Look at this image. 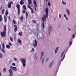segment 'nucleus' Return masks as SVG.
<instances>
[{
	"label": "nucleus",
	"mask_w": 76,
	"mask_h": 76,
	"mask_svg": "<svg viewBox=\"0 0 76 76\" xmlns=\"http://www.w3.org/2000/svg\"><path fill=\"white\" fill-rule=\"evenodd\" d=\"M4 48H3L2 49V51L3 53H5V51L4 50Z\"/></svg>",
	"instance_id": "nucleus-35"
},
{
	"label": "nucleus",
	"mask_w": 76,
	"mask_h": 76,
	"mask_svg": "<svg viewBox=\"0 0 76 76\" xmlns=\"http://www.w3.org/2000/svg\"><path fill=\"white\" fill-rule=\"evenodd\" d=\"M2 57H3V54H2V53H1L0 54V58H1Z\"/></svg>",
	"instance_id": "nucleus-31"
},
{
	"label": "nucleus",
	"mask_w": 76,
	"mask_h": 76,
	"mask_svg": "<svg viewBox=\"0 0 76 76\" xmlns=\"http://www.w3.org/2000/svg\"><path fill=\"white\" fill-rule=\"evenodd\" d=\"M33 46H34V48H36L37 47V45L38 44L37 43V40H34V42L33 43Z\"/></svg>",
	"instance_id": "nucleus-6"
},
{
	"label": "nucleus",
	"mask_w": 76,
	"mask_h": 76,
	"mask_svg": "<svg viewBox=\"0 0 76 76\" xmlns=\"http://www.w3.org/2000/svg\"><path fill=\"white\" fill-rule=\"evenodd\" d=\"M0 76H1V73L0 72Z\"/></svg>",
	"instance_id": "nucleus-61"
},
{
	"label": "nucleus",
	"mask_w": 76,
	"mask_h": 76,
	"mask_svg": "<svg viewBox=\"0 0 76 76\" xmlns=\"http://www.w3.org/2000/svg\"><path fill=\"white\" fill-rule=\"evenodd\" d=\"M58 47H57L56 48V50L55 51V53L56 54L57 53V51H58Z\"/></svg>",
	"instance_id": "nucleus-16"
},
{
	"label": "nucleus",
	"mask_w": 76,
	"mask_h": 76,
	"mask_svg": "<svg viewBox=\"0 0 76 76\" xmlns=\"http://www.w3.org/2000/svg\"><path fill=\"white\" fill-rule=\"evenodd\" d=\"M8 7L10 9L11 8V4L10 3H9L8 4Z\"/></svg>",
	"instance_id": "nucleus-20"
},
{
	"label": "nucleus",
	"mask_w": 76,
	"mask_h": 76,
	"mask_svg": "<svg viewBox=\"0 0 76 76\" xmlns=\"http://www.w3.org/2000/svg\"><path fill=\"white\" fill-rule=\"evenodd\" d=\"M48 31L49 34L50 35V33L51 34L53 32V28H52V26L50 25H49Z\"/></svg>",
	"instance_id": "nucleus-5"
},
{
	"label": "nucleus",
	"mask_w": 76,
	"mask_h": 76,
	"mask_svg": "<svg viewBox=\"0 0 76 76\" xmlns=\"http://www.w3.org/2000/svg\"><path fill=\"white\" fill-rule=\"evenodd\" d=\"M6 46L7 48H8V49H9V48H10V46H9V45H7Z\"/></svg>",
	"instance_id": "nucleus-26"
},
{
	"label": "nucleus",
	"mask_w": 76,
	"mask_h": 76,
	"mask_svg": "<svg viewBox=\"0 0 76 76\" xmlns=\"http://www.w3.org/2000/svg\"><path fill=\"white\" fill-rule=\"evenodd\" d=\"M19 35H20V36H22V33L21 32H19Z\"/></svg>",
	"instance_id": "nucleus-25"
},
{
	"label": "nucleus",
	"mask_w": 76,
	"mask_h": 76,
	"mask_svg": "<svg viewBox=\"0 0 76 76\" xmlns=\"http://www.w3.org/2000/svg\"><path fill=\"white\" fill-rule=\"evenodd\" d=\"M2 45L3 47V48H5V47L4 46V43H3L2 44Z\"/></svg>",
	"instance_id": "nucleus-32"
},
{
	"label": "nucleus",
	"mask_w": 76,
	"mask_h": 76,
	"mask_svg": "<svg viewBox=\"0 0 76 76\" xmlns=\"http://www.w3.org/2000/svg\"><path fill=\"white\" fill-rule=\"evenodd\" d=\"M59 18L61 19V14H59Z\"/></svg>",
	"instance_id": "nucleus-50"
},
{
	"label": "nucleus",
	"mask_w": 76,
	"mask_h": 76,
	"mask_svg": "<svg viewBox=\"0 0 76 76\" xmlns=\"http://www.w3.org/2000/svg\"><path fill=\"white\" fill-rule=\"evenodd\" d=\"M2 14H4V12H3L2 11Z\"/></svg>",
	"instance_id": "nucleus-58"
},
{
	"label": "nucleus",
	"mask_w": 76,
	"mask_h": 76,
	"mask_svg": "<svg viewBox=\"0 0 76 76\" xmlns=\"http://www.w3.org/2000/svg\"><path fill=\"white\" fill-rule=\"evenodd\" d=\"M20 61L22 63L23 67H25L26 66V59L25 58H21L20 59Z\"/></svg>",
	"instance_id": "nucleus-1"
},
{
	"label": "nucleus",
	"mask_w": 76,
	"mask_h": 76,
	"mask_svg": "<svg viewBox=\"0 0 76 76\" xmlns=\"http://www.w3.org/2000/svg\"><path fill=\"white\" fill-rule=\"evenodd\" d=\"M10 69H12V70L13 69V67L12 66H10Z\"/></svg>",
	"instance_id": "nucleus-48"
},
{
	"label": "nucleus",
	"mask_w": 76,
	"mask_h": 76,
	"mask_svg": "<svg viewBox=\"0 0 76 76\" xmlns=\"http://www.w3.org/2000/svg\"><path fill=\"white\" fill-rule=\"evenodd\" d=\"M64 52H63L61 54V57H63V54H64Z\"/></svg>",
	"instance_id": "nucleus-42"
},
{
	"label": "nucleus",
	"mask_w": 76,
	"mask_h": 76,
	"mask_svg": "<svg viewBox=\"0 0 76 76\" xmlns=\"http://www.w3.org/2000/svg\"><path fill=\"white\" fill-rule=\"evenodd\" d=\"M42 26L43 28H44V23H42Z\"/></svg>",
	"instance_id": "nucleus-47"
},
{
	"label": "nucleus",
	"mask_w": 76,
	"mask_h": 76,
	"mask_svg": "<svg viewBox=\"0 0 76 76\" xmlns=\"http://www.w3.org/2000/svg\"><path fill=\"white\" fill-rule=\"evenodd\" d=\"M1 49V45H0V50Z\"/></svg>",
	"instance_id": "nucleus-59"
},
{
	"label": "nucleus",
	"mask_w": 76,
	"mask_h": 76,
	"mask_svg": "<svg viewBox=\"0 0 76 76\" xmlns=\"http://www.w3.org/2000/svg\"><path fill=\"white\" fill-rule=\"evenodd\" d=\"M14 31L15 32H16L17 30H18V28H17V26L16 25H14Z\"/></svg>",
	"instance_id": "nucleus-9"
},
{
	"label": "nucleus",
	"mask_w": 76,
	"mask_h": 76,
	"mask_svg": "<svg viewBox=\"0 0 76 76\" xmlns=\"http://www.w3.org/2000/svg\"><path fill=\"white\" fill-rule=\"evenodd\" d=\"M75 35H72V37L73 38H75Z\"/></svg>",
	"instance_id": "nucleus-49"
},
{
	"label": "nucleus",
	"mask_w": 76,
	"mask_h": 76,
	"mask_svg": "<svg viewBox=\"0 0 76 76\" xmlns=\"http://www.w3.org/2000/svg\"><path fill=\"white\" fill-rule=\"evenodd\" d=\"M54 61L53 60L51 63L49 64V67H51V66H52V65H53V62H54Z\"/></svg>",
	"instance_id": "nucleus-10"
},
{
	"label": "nucleus",
	"mask_w": 76,
	"mask_h": 76,
	"mask_svg": "<svg viewBox=\"0 0 76 76\" xmlns=\"http://www.w3.org/2000/svg\"><path fill=\"white\" fill-rule=\"evenodd\" d=\"M44 58H43L42 60V64H44Z\"/></svg>",
	"instance_id": "nucleus-36"
},
{
	"label": "nucleus",
	"mask_w": 76,
	"mask_h": 76,
	"mask_svg": "<svg viewBox=\"0 0 76 76\" xmlns=\"http://www.w3.org/2000/svg\"><path fill=\"white\" fill-rule=\"evenodd\" d=\"M13 22L14 24H17V23H16V21H15V20H13Z\"/></svg>",
	"instance_id": "nucleus-24"
},
{
	"label": "nucleus",
	"mask_w": 76,
	"mask_h": 76,
	"mask_svg": "<svg viewBox=\"0 0 76 76\" xmlns=\"http://www.w3.org/2000/svg\"><path fill=\"white\" fill-rule=\"evenodd\" d=\"M34 59L35 60H36L37 59V56H34Z\"/></svg>",
	"instance_id": "nucleus-41"
},
{
	"label": "nucleus",
	"mask_w": 76,
	"mask_h": 76,
	"mask_svg": "<svg viewBox=\"0 0 76 76\" xmlns=\"http://www.w3.org/2000/svg\"><path fill=\"white\" fill-rule=\"evenodd\" d=\"M5 26H6V25H5Z\"/></svg>",
	"instance_id": "nucleus-64"
},
{
	"label": "nucleus",
	"mask_w": 76,
	"mask_h": 76,
	"mask_svg": "<svg viewBox=\"0 0 76 76\" xmlns=\"http://www.w3.org/2000/svg\"><path fill=\"white\" fill-rule=\"evenodd\" d=\"M64 17L65 18L66 20H68V19L67 18V17H66V15L64 14Z\"/></svg>",
	"instance_id": "nucleus-28"
},
{
	"label": "nucleus",
	"mask_w": 76,
	"mask_h": 76,
	"mask_svg": "<svg viewBox=\"0 0 76 76\" xmlns=\"http://www.w3.org/2000/svg\"><path fill=\"white\" fill-rule=\"evenodd\" d=\"M18 15H20V9H18Z\"/></svg>",
	"instance_id": "nucleus-37"
},
{
	"label": "nucleus",
	"mask_w": 76,
	"mask_h": 76,
	"mask_svg": "<svg viewBox=\"0 0 76 76\" xmlns=\"http://www.w3.org/2000/svg\"><path fill=\"white\" fill-rule=\"evenodd\" d=\"M4 9H3L2 10V12H4Z\"/></svg>",
	"instance_id": "nucleus-57"
},
{
	"label": "nucleus",
	"mask_w": 76,
	"mask_h": 76,
	"mask_svg": "<svg viewBox=\"0 0 76 76\" xmlns=\"http://www.w3.org/2000/svg\"><path fill=\"white\" fill-rule=\"evenodd\" d=\"M64 57H65V54H64L63 58L62 60V61H63V60H64Z\"/></svg>",
	"instance_id": "nucleus-45"
},
{
	"label": "nucleus",
	"mask_w": 76,
	"mask_h": 76,
	"mask_svg": "<svg viewBox=\"0 0 76 76\" xmlns=\"http://www.w3.org/2000/svg\"><path fill=\"white\" fill-rule=\"evenodd\" d=\"M12 66H15L16 65V64H15V63H13L12 64Z\"/></svg>",
	"instance_id": "nucleus-46"
},
{
	"label": "nucleus",
	"mask_w": 76,
	"mask_h": 76,
	"mask_svg": "<svg viewBox=\"0 0 76 76\" xmlns=\"http://www.w3.org/2000/svg\"><path fill=\"white\" fill-rule=\"evenodd\" d=\"M69 44L70 45H72V42L70 41L69 43Z\"/></svg>",
	"instance_id": "nucleus-38"
},
{
	"label": "nucleus",
	"mask_w": 76,
	"mask_h": 76,
	"mask_svg": "<svg viewBox=\"0 0 76 76\" xmlns=\"http://www.w3.org/2000/svg\"><path fill=\"white\" fill-rule=\"evenodd\" d=\"M28 1L29 4H32V0H28Z\"/></svg>",
	"instance_id": "nucleus-15"
},
{
	"label": "nucleus",
	"mask_w": 76,
	"mask_h": 76,
	"mask_svg": "<svg viewBox=\"0 0 76 76\" xmlns=\"http://www.w3.org/2000/svg\"><path fill=\"white\" fill-rule=\"evenodd\" d=\"M14 59L15 61H17V58H16L15 57H14Z\"/></svg>",
	"instance_id": "nucleus-39"
},
{
	"label": "nucleus",
	"mask_w": 76,
	"mask_h": 76,
	"mask_svg": "<svg viewBox=\"0 0 76 76\" xmlns=\"http://www.w3.org/2000/svg\"><path fill=\"white\" fill-rule=\"evenodd\" d=\"M62 3H63V4H64V5H66V2H64L63 0L62 1Z\"/></svg>",
	"instance_id": "nucleus-23"
},
{
	"label": "nucleus",
	"mask_w": 76,
	"mask_h": 76,
	"mask_svg": "<svg viewBox=\"0 0 76 76\" xmlns=\"http://www.w3.org/2000/svg\"><path fill=\"white\" fill-rule=\"evenodd\" d=\"M33 3L34 4V6H35V7L37 6V2L35 0H34L33 1Z\"/></svg>",
	"instance_id": "nucleus-12"
},
{
	"label": "nucleus",
	"mask_w": 76,
	"mask_h": 76,
	"mask_svg": "<svg viewBox=\"0 0 76 76\" xmlns=\"http://www.w3.org/2000/svg\"><path fill=\"white\" fill-rule=\"evenodd\" d=\"M68 29L69 31H71L70 28H68Z\"/></svg>",
	"instance_id": "nucleus-51"
},
{
	"label": "nucleus",
	"mask_w": 76,
	"mask_h": 76,
	"mask_svg": "<svg viewBox=\"0 0 76 76\" xmlns=\"http://www.w3.org/2000/svg\"><path fill=\"white\" fill-rule=\"evenodd\" d=\"M23 0H21L20 2V3L21 5H23L24 4V2H23Z\"/></svg>",
	"instance_id": "nucleus-11"
},
{
	"label": "nucleus",
	"mask_w": 76,
	"mask_h": 76,
	"mask_svg": "<svg viewBox=\"0 0 76 76\" xmlns=\"http://www.w3.org/2000/svg\"><path fill=\"white\" fill-rule=\"evenodd\" d=\"M10 3H11V4H13V2L11 1L10 2Z\"/></svg>",
	"instance_id": "nucleus-55"
},
{
	"label": "nucleus",
	"mask_w": 76,
	"mask_h": 76,
	"mask_svg": "<svg viewBox=\"0 0 76 76\" xmlns=\"http://www.w3.org/2000/svg\"><path fill=\"white\" fill-rule=\"evenodd\" d=\"M13 37H12H12H10V40L11 41H12V42H13Z\"/></svg>",
	"instance_id": "nucleus-21"
},
{
	"label": "nucleus",
	"mask_w": 76,
	"mask_h": 76,
	"mask_svg": "<svg viewBox=\"0 0 76 76\" xmlns=\"http://www.w3.org/2000/svg\"><path fill=\"white\" fill-rule=\"evenodd\" d=\"M33 21L34 23H36V22L34 20H33Z\"/></svg>",
	"instance_id": "nucleus-53"
},
{
	"label": "nucleus",
	"mask_w": 76,
	"mask_h": 76,
	"mask_svg": "<svg viewBox=\"0 0 76 76\" xmlns=\"http://www.w3.org/2000/svg\"><path fill=\"white\" fill-rule=\"evenodd\" d=\"M44 53L43 52H41V56L40 57V59H41L42 58V57H43V56H44Z\"/></svg>",
	"instance_id": "nucleus-8"
},
{
	"label": "nucleus",
	"mask_w": 76,
	"mask_h": 76,
	"mask_svg": "<svg viewBox=\"0 0 76 76\" xmlns=\"http://www.w3.org/2000/svg\"><path fill=\"white\" fill-rule=\"evenodd\" d=\"M23 7L24 9V10H23V13L24 14H25V12H26V19H28V12H26V7L25 5H23Z\"/></svg>",
	"instance_id": "nucleus-3"
},
{
	"label": "nucleus",
	"mask_w": 76,
	"mask_h": 76,
	"mask_svg": "<svg viewBox=\"0 0 76 76\" xmlns=\"http://www.w3.org/2000/svg\"><path fill=\"white\" fill-rule=\"evenodd\" d=\"M8 18L9 20H10V16H8Z\"/></svg>",
	"instance_id": "nucleus-52"
},
{
	"label": "nucleus",
	"mask_w": 76,
	"mask_h": 76,
	"mask_svg": "<svg viewBox=\"0 0 76 76\" xmlns=\"http://www.w3.org/2000/svg\"><path fill=\"white\" fill-rule=\"evenodd\" d=\"M34 8L35 10H36V11H37V9H38V7H37V5H36V7H35V5H34Z\"/></svg>",
	"instance_id": "nucleus-17"
},
{
	"label": "nucleus",
	"mask_w": 76,
	"mask_h": 76,
	"mask_svg": "<svg viewBox=\"0 0 76 76\" xmlns=\"http://www.w3.org/2000/svg\"><path fill=\"white\" fill-rule=\"evenodd\" d=\"M48 6H51V4H50V1L48 2Z\"/></svg>",
	"instance_id": "nucleus-33"
},
{
	"label": "nucleus",
	"mask_w": 76,
	"mask_h": 76,
	"mask_svg": "<svg viewBox=\"0 0 76 76\" xmlns=\"http://www.w3.org/2000/svg\"><path fill=\"white\" fill-rule=\"evenodd\" d=\"M4 17L5 22H7V18H6L5 15H4Z\"/></svg>",
	"instance_id": "nucleus-14"
},
{
	"label": "nucleus",
	"mask_w": 76,
	"mask_h": 76,
	"mask_svg": "<svg viewBox=\"0 0 76 76\" xmlns=\"http://www.w3.org/2000/svg\"><path fill=\"white\" fill-rule=\"evenodd\" d=\"M8 11H7V10H6L5 12V15L7 16V15H8Z\"/></svg>",
	"instance_id": "nucleus-29"
},
{
	"label": "nucleus",
	"mask_w": 76,
	"mask_h": 76,
	"mask_svg": "<svg viewBox=\"0 0 76 76\" xmlns=\"http://www.w3.org/2000/svg\"><path fill=\"white\" fill-rule=\"evenodd\" d=\"M16 7L18 9H20V5H17Z\"/></svg>",
	"instance_id": "nucleus-18"
},
{
	"label": "nucleus",
	"mask_w": 76,
	"mask_h": 76,
	"mask_svg": "<svg viewBox=\"0 0 76 76\" xmlns=\"http://www.w3.org/2000/svg\"><path fill=\"white\" fill-rule=\"evenodd\" d=\"M4 30L3 31V32H1V34L2 37H6V27L4 26Z\"/></svg>",
	"instance_id": "nucleus-4"
},
{
	"label": "nucleus",
	"mask_w": 76,
	"mask_h": 76,
	"mask_svg": "<svg viewBox=\"0 0 76 76\" xmlns=\"http://www.w3.org/2000/svg\"><path fill=\"white\" fill-rule=\"evenodd\" d=\"M3 71L4 72H6V68H4L3 69Z\"/></svg>",
	"instance_id": "nucleus-34"
},
{
	"label": "nucleus",
	"mask_w": 76,
	"mask_h": 76,
	"mask_svg": "<svg viewBox=\"0 0 76 76\" xmlns=\"http://www.w3.org/2000/svg\"><path fill=\"white\" fill-rule=\"evenodd\" d=\"M33 51H34V48H32V50H31V52H33Z\"/></svg>",
	"instance_id": "nucleus-40"
},
{
	"label": "nucleus",
	"mask_w": 76,
	"mask_h": 76,
	"mask_svg": "<svg viewBox=\"0 0 76 76\" xmlns=\"http://www.w3.org/2000/svg\"><path fill=\"white\" fill-rule=\"evenodd\" d=\"M31 12L32 13H34V10H33V9H31Z\"/></svg>",
	"instance_id": "nucleus-30"
},
{
	"label": "nucleus",
	"mask_w": 76,
	"mask_h": 76,
	"mask_svg": "<svg viewBox=\"0 0 76 76\" xmlns=\"http://www.w3.org/2000/svg\"><path fill=\"white\" fill-rule=\"evenodd\" d=\"M47 59H48V58H47V59H46V60H46V62H47Z\"/></svg>",
	"instance_id": "nucleus-60"
},
{
	"label": "nucleus",
	"mask_w": 76,
	"mask_h": 76,
	"mask_svg": "<svg viewBox=\"0 0 76 76\" xmlns=\"http://www.w3.org/2000/svg\"><path fill=\"white\" fill-rule=\"evenodd\" d=\"M46 15H44V17L42 18V20L43 22H45L46 20V18L48 17V8H46L45 9Z\"/></svg>",
	"instance_id": "nucleus-2"
},
{
	"label": "nucleus",
	"mask_w": 76,
	"mask_h": 76,
	"mask_svg": "<svg viewBox=\"0 0 76 76\" xmlns=\"http://www.w3.org/2000/svg\"><path fill=\"white\" fill-rule=\"evenodd\" d=\"M22 0L23 1H24L25 0Z\"/></svg>",
	"instance_id": "nucleus-63"
},
{
	"label": "nucleus",
	"mask_w": 76,
	"mask_h": 76,
	"mask_svg": "<svg viewBox=\"0 0 76 76\" xmlns=\"http://www.w3.org/2000/svg\"><path fill=\"white\" fill-rule=\"evenodd\" d=\"M37 53H35V54H34V56H37Z\"/></svg>",
	"instance_id": "nucleus-56"
},
{
	"label": "nucleus",
	"mask_w": 76,
	"mask_h": 76,
	"mask_svg": "<svg viewBox=\"0 0 76 76\" xmlns=\"http://www.w3.org/2000/svg\"><path fill=\"white\" fill-rule=\"evenodd\" d=\"M28 8H29V9H30L31 10V9H32V8H31V7L30 6H29V5H28Z\"/></svg>",
	"instance_id": "nucleus-43"
},
{
	"label": "nucleus",
	"mask_w": 76,
	"mask_h": 76,
	"mask_svg": "<svg viewBox=\"0 0 76 76\" xmlns=\"http://www.w3.org/2000/svg\"><path fill=\"white\" fill-rule=\"evenodd\" d=\"M2 21V15H0V22Z\"/></svg>",
	"instance_id": "nucleus-19"
},
{
	"label": "nucleus",
	"mask_w": 76,
	"mask_h": 76,
	"mask_svg": "<svg viewBox=\"0 0 76 76\" xmlns=\"http://www.w3.org/2000/svg\"><path fill=\"white\" fill-rule=\"evenodd\" d=\"M20 18L21 19V20H23V16H21V17Z\"/></svg>",
	"instance_id": "nucleus-44"
},
{
	"label": "nucleus",
	"mask_w": 76,
	"mask_h": 76,
	"mask_svg": "<svg viewBox=\"0 0 76 76\" xmlns=\"http://www.w3.org/2000/svg\"><path fill=\"white\" fill-rule=\"evenodd\" d=\"M12 70L15 72H16L17 71V69L16 67H13Z\"/></svg>",
	"instance_id": "nucleus-13"
},
{
	"label": "nucleus",
	"mask_w": 76,
	"mask_h": 76,
	"mask_svg": "<svg viewBox=\"0 0 76 76\" xmlns=\"http://www.w3.org/2000/svg\"><path fill=\"white\" fill-rule=\"evenodd\" d=\"M9 44L10 45H11V46H12V44H11L9 42Z\"/></svg>",
	"instance_id": "nucleus-54"
},
{
	"label": "nucleus",
	"mask_w": 76,
	"mask_h": 76,
	"mask_svg": "<svg viewBox=\"0 0 76 76\" xmlns=\"http://www.w3.org/2000/svg\"><path fill=\"white\" fill-rule=\"evenodd\" d=\"M18 42L20 43V44H21V43H22V41L20 39H18Z\"/></svg>",
	"instance_id": "nucleus-22"
},
{
	"label": "nucleus",
	"mask_w": 76,
	"mask_h": 76,
	"mask_svg": "<svg viewBox=\"0 0 76 76\" xmlns=\"http://www.w3.org/2000/svg\"><path fill=\"white\" fill-rule=\"evenodd\" d=\"M66 12L68 13L69 16L70 15V12L69 11V10H67Z\"/></svg>",
	"instance_id": "nucleus-27"
},
{
	"label": "nucleus",
	"mask_w": 76,
	"mask_h": 76,
	"mask_svg": "<svg viewBox=\"0 0 76 76\" xmlns=\"http://www.w3.org/2000/svg\"><path fill=\"white\" fill-rule=\"evenodd\" d=\"M8 71L10 75L9 76H13V71H12V70L11 69H9Z\"/></svg>",
	"instance_id": "nucleus-7"
},
{
	"label": "nucleus",
	"mask_w": 76,
	"mask_h": 76,
	"mask_svg": "<svg viewBox=\"0 0 76 76\" xmlns=\"http://www.w3.org/2000/svg\"><path fill=\"white\" fill-rule=\"evenodd\" d=\"M47 0H46V1H47Z\"/></svg>",
	"instance_id": "nucleus-62"
}]
</instances>
